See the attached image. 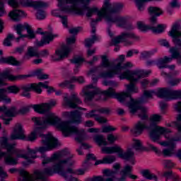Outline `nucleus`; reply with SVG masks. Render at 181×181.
I'll return each mask as SVG.
<instances>
[{
	"label": "nucleus",
	"instance_id": "obj_34",
	"mask_svg": "<svg viewBox=\"0 0 181 181\" xmlns=\"http://www.w3.org/2000/svg\"><path fill=\"white\" fill-rule=\"evenodd\" d=\"M7 90L5 88H0V101H5V103H11V98H8L6 95Z\"/></svg>",
	"mask_w": 181,
	"mask_h": 181
},
{
	"label": "nucleus",
	"instance_id": "obj_5",
	"mask_svg": "<svg viewBox=\"0 0 181 181\" xmlns=\"http://www.w3.org/2000/svg\"><path fill=\"white\" fill-rule=\"evenodd\" d=\"M71 117L72 119L71 121L64 122L68 124V129L66 128V131L67 132H69V134L65 136H70L71 135H73V134H75L76 135L78 136L75 138L76 141H77V142L81 143L83 142V135H84L85 134L84 130H78V128H77L76 127L70 126V124H71V122L73 124H81V114H80V112L75 110L71 112Z\"/></svg>",
	"mask_w": 181,
	"mask_h": 181
},
{
	"label": "nucleus",
	"instance_id": "obj_40",
	"mask_svg": "<svg viewBox=\"0 0 181 181\" xmlns=\"http://www.w3.org/2000/svg\"><path fill=\"white\" fill-rule=\"evenodd\" d=\"M88 181H114L113 177H106L101 176H95L92 178H88Z\"/></svg>",
	"mask_w": 181,
	"mask_h": 181
},
{
	"label": "nucleus",
	"instance_id": "obj_41",
	"mask_svg": "<svg viewBox=\"0 0 181 181\" xmlns=\"http://www.w3.org/2000/svg\"><path fill=\"white\" fill-rule=\"evenodd\" d=\"M143 176L144 177H146V179H148L149 180H152V179H155V180H158V177H156V175H153L151 173V172L149 171V170H144L141 172Z\"/></svg>",
	"mask_w": 181,
	"mask_h": 181
},
{
	"label": "nucleus",
	"instance_id": "obj_59",
	"mask_svg": "<svg viewBox=\"0 0 181 181\" xmlns=\"http://www.w3.org/2000/svg\"><path fill=\"white\" fill-rule=\"evenodd\" d=\"M95 121L99 122V124H105L107 122V119H105L104 117H101L98 115L97 116H95Z\"/></svg>",
	"mask_w": 181,
	"mask_h": 181
},
{
	"label": "nucleus",
	"instance_id": "obj_19",
	"mask_svg": "<svg viewBox=\"0 0 181 181\" xmlns=\"http://www.w3.org/2000/svg\"><path fill=\"white\" fill-rule=\"evenodd\" d=\"M119 158H121L122 159H124V160H129L130 159H132L134 158V151H132V149L128 148L126 152L124 153V151H122V148H120V151L117 152Z\"/></svg>",
	"mask_w": 181,
	"mask_h": 181
},
{
	"label": "nucleus",
	"instance_id": "obj_18",
	"mask_svg": "<svg viewBox=\"0 0 181 181\" xmlns=\"http://www.w3.org/2000/svg\"><path fill=\"white\" fill-rule=\"evenodd\" d=\"M23 6H32L34 9H40V8H46L47 4L43 1H22Z\"/></svg>",
	"mask_w": 181,
	"mask_h": 181
},
{
	"label": "nucleus",
	"instance_id": "obj_61",
	"mask_svg": "<svg viewBox=\"0 0 181 181\" xmlns=\"http://www.w3.org/2000/svg\"><path fill=\"white\" fill-rule=\"evenodd\" d=\"M180 81H181L180 78L171 79L168 81V84H170L171 87H174V86H177V84H179Z\"/></svg>",
	"mask_w": 181,
	"mask_h": 181
},
{
	"label": "nucleus",
	"instance_id": "obj_53",
	"mask_svg": "<svg viewBox=\"0 0 181 181\" xmlns=\"http://www.w3.org/2000/svg\"><path fill=\"white\" fill-rule=\"evenodd\" d=\"M112 131H115V128L112 126H103L102 127V132L105 134H108V132H112Z\"/></svg>",
	"mask_w": 181,
	"mask_h": 181
},
{
	"label": "nucleus",
	"instance_id": "obj_26",
	"mask_svg": "<svg viewBox=\"0 0 181 181\" xmlns=\"http://www.w3.org/2000/svg\"><path fill=\"white\" fill-rule=\"evenodd\" d=\"M0 63H7L8 64H12V66H20L21 62L17 61L13 57H9L7 58H0Z\"/></svg>",
	"mask_w": 181,
	"mask_h": 181
},
{
	"label": "nucleus",
	"instance_id": "obj_7",
	"mask_svg": "<svg viewBox=\"0 0 181 181\" xmlns=\"http://www.w3.org/2000/svg\"><path fill=\"white\" fill-rule=\"evenodd\" d=\"M42 136V143L44 146H41L38 148V152L40 153H45L47 151H52L54 148L57 147V139H54L52 134H41Z\"/></svg>",
	"mask_w": 181,
	"mask_h": 181
},
{
	"label": "nucleus",
	"instance_id": "obj_25",
	"mask_svg": "<svg viewBox=\"0 0 181 181\" xmlns=\"http://www.w3.org/2000/svg\"><path fill=\"white\" fill-rule=\"evenodd\" d=\"M131 173H132V166L125 165L120 172L122 177L119 178V181L125 180L127 176H129Z\"/></svg>",
	"mask_w": 181,
	"mask_h": 181
},
{
	"label": "nucleus",
	"instance_id": "obj_12",
	"mask_svg": "<svg viewBox=\"0 0 181 181\" xmlns=\"http://www.w3.org/2000/svg\"><path fill=\"white\" fill-rule=\"evenodd\" d=\"M54 105H56V102L52 101L49 103H42V105H33L32 107L36 112H38L39 114H45V112L50 111L52 107H54Z\"/></svg>",
	"mask_w": 181,
	"mask_h": 181
},
{
	"label": "nucleus",
	"instance_id": "obj_13",
	"mask_svg": "<svg viewBox=\"0 0 181 181\" xmlns=\"http://www.w3.org/2000/svg\"><path fill=\"white\" fill-rule=\"evenodd\" d=\"M25 132L22 127V124H16L14 127L13 132L11 135V141H15L16 139H25Z\"/></svg>",
	"mask_w": 181,
	"mask_h": 181
},
{
	"label": "nucleus",
	"instance_id": "obj_39",
	"mask_svg": "<svg viewBox=\"0 0 181 181\" xmlns=\"http://www.w3.org/2000/svg\"><path fill=\"white\" fill-rule=\"evenodd\" d=\"M170 52L171 53V57L170 58H172V60L173 59H177L179 56H180V52H179V48L176 47H173L170 49Z\"/></svg>",
	"mask_w": 181,
	"mask_h": 181
},
{
	"label": "nucleus",
	"instance_id": "obj_22",
	"mask_svg": "<svg viewBox=\"0 0 181 181\" xmlns=\"http://www.w3.org/2000/svg\"><path fill=\"white\" fill-rule=\"evenodd\" d=\"M2 78L10 80V81H16V80H21L24 76H13L9 73L8 71H6L0 74Z\"/></svg>",
	"mask_w": 181,
	"mask_h": 181
},
{
	"label": "nucleus",
	"instance_id": "obj_36",
	"mask_svg": "<svg viewBox=\"0 0 181 181\" xmlns=\"http://www.w3.org/2000/svg\"><path fill=\"white\" fill-rule=\"evenodd\" d=\"M170 36L175 37V36H181V32L179 31V25L175 24L173 26L172 30L170 31Z\"/></svg>",
	"mask_w": 181,
	"mask_h": 181
},
{
	"label": "nucleus",
	"instance_id": "obj_63",
	"mask_svg": "<svg viewBox=\"0 0 181 181\" xmlns=\"http://www.w3.org/2000/svg\"><path fill=\"white\" fill-rule=\"evenodd\" d=\"M37 18L40 20L45 19L46 18V14L43 10H39L37 13Z\"/></svg>",
	"mask_w": 181,
	"mask_h": 181
},
{
	"label": "nucleus",
	"instance_id": "obj_11",
	"mask_svg": "<svg viewBox=\"0 0 181 181\" xmlns=\"http://www.w3.org/2000/svg\"><path fill=\"white\" fill-rule=\"evenodd\" d=\"M127 39H136V36L132 33H122L120 35L112 40V44L114 46H117V45H119L122 42H127Z\"/></svg>",
	"mask_w": 181,
	"mask_h": 181
},
{
	"label": "nucleus",
	"instance_id": "obj_56",
	"mask_svg": "<svg viewBox=\"0 0 181 181\" xmlns=\"http://www.w3.org/2000/svg\"><path fill=\"white\" fill-rule=\"evenodd\" d=\"M11 40H13V35L8 34L7 37L5 39L4 42V45H5V46H11L12 45L11 43Z\"/></svg>",
	"mask_w": 181,
	"mask_h": 181
},
{
	"label": "nucleus",
	"instance_id": "obj_33",
	"mask_svg": "<svg viewBox=\"0 0 181 181\" xmlns=\"http://www.w3.org/2000/svg\"><path fill=\"white\" fill-rule=\"evenodd\" d=\"M18 114H19V112H18L16 107L15 106L11 107L10 109H8L4 112V115L9 117H16Z\"/></svg>",
	"mask_w": 181,
	"mask_h": 181
},
{
	"label": "nucleus",
	"instance_id": "obj_64",
	"mask_svg": "<svg viewBox=\"0 0 181 181\" xmlns=\"http://www.w3.org/2000/svg\"><path fill=\"white\" fill-rule=\"evenodd\" d=\"M179 37H181V36L173 37V41L176 46H181V40Z\"/></svg>",
	"mask_w": 181,
	"mask_h": 181
},
{
	"label": "nucleus",
	"instance_id": "obj_9",
	"mask_svg": "<svg viewBox=\"0 0 181 181\" xmlns=\"http://www.w3.org/2000/svg\"><path fill=\"white\" fill-rule=\"evenodd\" d=\"M119 77L121 80H124V78H126L129 81L136 83V81H138L139 78H144V71H136L132 72L129 70H127L120 74Z\"/></svg>",
	"mask_w": 181,
	"mask_h": 181
},
{
	"label": "nucleus",
	"instance_id": "obj_15",
	"mask_svg": "<svg viewBox=\"0 0 181 181\" xmlns=\"http://www.w3.org/2000/svg\"><path fill=\"white\" fill-rule=\"evenodd\" d=\"M148 13L151 16L150 22H151L152 25H156L158 22V19L156 18H158V16H160L163 12L158 7L150 6L148 8Z\"/></svg>",
	"mask_w": 181,
	"mask_h": 181
},
{
	"label": "nucleus",
	"instance_id": "obj_43",
	"mask_svg": "<svg viewBox=\"0 0 181 181\" xmlns=\"http://www.w3.org/2000/svg\"><path fill=\"white\" fill-rule=\"evenodd\" d=\"M97 39L98 38L96 35H93L92 38H88L85 40V46H86V47H91Z\"/></svg>",
	"mask_w": 181,
	"mask_h": 181
},
{
	"label": "nucleus",
	"instance_id": "obj_24",
	"mask_svg": "<svg viewBox=\"0 0 181 181\" xmlns=\"http://www.w3.org/2000/svg\"><path fill=\"white\" fill-rule=\"evenodd\" d=\"M119 74V69H116L115 66L113 69L102 72L100 74V77H103V78H112V77H114L115 74Z\"/></svg>",
	"mask_w": 181,
	"mask_h": 181
},
{
	"label": "nucleus",
	"instance_id": "obj_54",
	"mask_svg": "<svg viewBox=\"0 0 181 181\" xmlns=\"http://www.w3.org/2000/svg\"><path fill=\"white\" fill-rule=\"evenodd\" d=\"M61 176H63V177H64V179L68 181H78L77 178L72 177L71 175L69 176L67 173H61Z\"/></svg>",
	"mask_w": 181,
	"mask_h": 181
},
{
	"label": "nucleus",
	"instance_id": "obj_60",
	"mask_svg": "<svg viewBox=\"0 0 181 181\" xmlns=\"http://www.w3.org/2000/svg\"><path fill=\"white\" fill-rule=\"evenodd\" d=\"M43 172H44V175H47V176H52V175L54 173V171L52 168H44Z\"/></svg>",
	"mask_w": 181,
	"mask_h": 181
},
{
	"label": "nucleus",
	"instance_id": "obj_32",
	"mask_svg": "<svg viewBox=\"0 0 181 181\" xmlns=\"http://www.w3.org/2000/svg\"><path fill=\"white\" fill-rule=\"evenodd\" d=\"M83 94L86 95V100H88V101H91V100L94 98V96L96 95V94H98V90H83Z\"/></svg>",
	"mask_w": 181,
	"mask_h": 181
},
{
	"label": "nucleus",
	"instance_id": "obj_38",
	"mask_svg": "<svg viewBox=\"0 0 181 181\" xmlns=\"http://www.w3.org/2000/svg\"><path fill=\"white\" fill-rule=\"evenodd\" d=\"M23 153V151L16 149L15 148H13L11 151V156H12L13 153H16L17 158H23L24 159H28V156H26L25 154H22Z\"/></svg>",
	"mask_w": 181,
	"mask_h": 181
},
{
	"label": "nucleus",
	"instance_id": "obj_49",
	"mask_svg": "<svg viewBox=\"0 0 181 181\" xmlns=\"http://www.w3.org/2000/svg\"><path fill=\"white\" fill-rule=\"evenodd\" d=\"M102 59V66L103 67H110L111 66V63H110V60L107 57V55H103L101 57Z\"/></svg>",
	"mask_w": 181,
	"mask_h": 181
},
{
	"label": "nucleus",
	"instance_id": "obj_47",
	"mask_svg": "<svg viewBox=\"0 0 181 181\" xmlns=\"http://www.w3.org/2000/svg\"><path fill=\"white\" fill-rule=\"evenodd\" d=\"M134 147L136 151H145V148L142 146V143H141V140L134 139Z\"/></svg>",
	"mask_w": 181,
	"mask_h": 181
},
{
	"label": "nucleus",
	"instance_id": "obj_23",
	"mask_svg": "<svg viewBox=\"0 0 181 181\" xmlns=\"http://www.w3.org/2000/svg\"><path fill=\"white\" fill-rule=\"evenodd\" d=\"M21 88L22 90H23V91H26L28 93H29V91H32V90L35 91V93H37L38 94H40L42 93V88H39V86L36 83H31L30 85L22 86Z\"/></svg>",
	"mask_w": 181,
	"mask_h": 181
},
{
	"label": "nucleus",
	"instance_id": "obj_6",
	"mask_svg": "<svg viewBox=\"0 0 181 181\" xmlns=\"http://www.w3.org/2000/svg\"><path fill=\"white\" fill-rule=\"evenodd\" d=\"M0 144L1 146H4L7 149L6 153L2 151L0 152V158L4 156V160L8 165H16L18 163V160L11 156V152H12V149L15 148V145L16 144H11L8 143V138L6 137H2Z\"/></svg>",
	"mask_w": 181,
	"mask_h": 181
},
{
	"label": "nucleus",
	"instance_id": "obj_37",
	"mask_svg": "<svg viewBox=\"0 0 181 181\" xmlns=\"http://www.w3.org/2000/svg\"><path fill=\"white\" fill-rule=\"evenodd\" d=\"M34 177H35L37 180H46V177L45 176L44 172L39 170L34 171Z\"/></svg>",
	"mask_w": 181,
	"mask_h": 181
},
{
	"label": "nucleus",
	"instance_id": "obj_57",
	"mask_svg": "<svg viewBox=\"0 0 181 181\" xmlns=\"http://www.w3.org/2000/svg\"><path fill=\"white\" fill-rule=\"evenodd\" d=\"M160 119H162V116L159 115H153L150 117L151 122H160Z\"/></svg>",
	"mask_w": 181,
	"mask_h": 181
},
{
	"label": "nucleus",
	"instance_id": "obj_35",
	"mask_svg": "<svg viewBox=\"0 0 181 181\" xmlns=\"http://www.w3.org/2000/svg\"><path fill=\"white\" fill-rule=\"evenodd\" d=\"M29 28V25H22V24H18L17 25H16L15 27V30H16L18 35H19L21 36V37H25V35H22V32H23V30H25V29H28Z\"/></svg>",
	"mask_w": 181,
	"mask_h": 181
},
{
	"label": "nucleus",
	"instance_id": "obj_31",
	"mask_svg": "<svg viewBox=\"0 0 181 181\" xmlns=\"http://www.w3.org/2000/svg\"><path fill=\"white\" fill-rule=\"evenodd\" d=\"M170 90L168 88H161L158 90L157 95L160 98H169Z\"/></svg>",
	"mask_w": 181,
	"mask_h": 181
},
{
	"label": "nucleus",
	"instance_id": "obj_14",
	"mask_svg": "<svg viewBox=\"0 0 181 181\" xmlns=\"http://www.w3.org/2000/svg\"><path fill=\"white\" fill-rule=\"evenodd\" d=\"M81 100L80 98H78V97H77V95L76 94H72L70 99H65V104L69 107V108H78V110H86L84 108L78 107V104H81Z\"/></svg>",
	"mask_w": 181,
	"mask_h": 181
},
{
	"label": "nucleus",
	"instance_id": "obj_27",
	"mask_svg": "<svg viewBox=\"0 0 181 181\" xmlns=\"http://www.w3.org/2000/svg\"><path fill=\"white\" fill-rule=\"evenodd\" d=\"M23 14V11L21 10H13L8 13V16L16 22L21 21V16Z\"/></svg>",
	"mask_w": 181,
	"mask_h": 181
},
{
	"label": "nucleus",
	"instance_id": "obj_21",
	"mask_svg": "<svg viewBox=\"0 0 181 181\" xmlns=\"http://www.w3.org/2000/svg\"><path fill=\"white\" fill-rule=\"evenodd\" d=\"M111 4L108 2V1H105L104 5L103 8L100 9V11H98V16L99 17L98 18L93 20V22H98L103 19V18H106L107 15H110V13L107 11L106 9L104 10L105 8V4Z\"/></svg>",
	"mask_w": 181,
	"mask_h": 181
},
{
	"label": "nucleus",
	"instance_id": "obj_51",
	"mask_svg": "<svg viewBox=\"0 0 181 181\" xmlns=\"http://www.w3.org/2000/svg\"><path fill=\"white\" fill-rule=\"evenodd\" d=\"M116 159L115 156H107L103 158V163H112V162H115Z\"/></svg>",
	"mask_w": 181,
	"mask_h": 181
},
{
	"label": "nucleus",
	"instance_id": "obj_8",
	"mask_svg": "<svg viewBox=\"0 0 181 181\" xmlns=\"http://www.w3.org/2000/svg\"><path fill=\"white\" fill-rule=\"evenodd\" d=\"M127 93H115V91H114V89L112 88H109L107 90H105L103 92V93L106 95L107 97H115L118 100V98L117 96L121 95H125V94H129L131 98H132V96L131 95L130 93H138V89L135 86V82L130 81V83L128 85H126Z\"/></svg>",
	"mask_w": 181,
	"mask_h": 181
},
{
	"label": "nucleus",
	"instance_id": "obj_62",
	"mask_svg": "<svg viewBox=\"0 0 181 181\" xmlns=\"http://www.w3.org/2000/svg\"><path fill=\"white\" fill-rule=\"evenodd\" d=\"M118 139L117 136H115L114 134H110L107 135V141L110 142V144H114L115 141Z\"/></svg>",
	"mask_w": 181,
	"mask_h": 181
},
{
	"label": "nucleus",
	"instance_id": "obj_20",
	"mask_svg": "<svg viewBox=\"0 0 181 181\" xmlns=\"http://www.w3.org/2000/svg\"><path fill=\"white\" fill-rule=\"evenodd\" d=\"M69 162V159L59 160L56 165H54L52 168L54 170V173H66V172H63L64 166L63 165Z\"/></svg>",
	"mask_w": 181,
	"mask_h": 181
},
{
	"label": "nucleus",
	"instance_id": "obj_16",
	"mask_svg": "<svg viewBox=\"0 0 181 181\" xmlns=\"http://www.w3.org/2000/svg\"><path fill=\"white\" fill-rule=\"evenodd\" d=\"M40 35H44V36L41 41L36 42V45L38 47H41V46H43L44 45L50 43V42L54 39V36L50 33H40Z\"/></svg>",
	"mask_w": 181,
	"mask_h": 181
},
{
	"label": "nucleus",
	"instance_id": "obj_1",
	"mask_svg": "<svg viewBox=\"0 0 181 181\" xmlns=\"http://www.w3.org/2000/svg\"><path fill=\"white\" fill-rule=\"evenodd\" d=\"M144 129H151L149 132V136L153 142L159 141L160 139V135L172 132L170 129L158 125L146 127L142 122H138L135 124L134 129L132 130V132L134 135H141Z\"/></svg>",
	"mask_w": 181,
	"mask_h": 181
},
{
	"label": "nucleus",
	"instance_id": "obj_17",
	"mask_svg": "<svg viewBox=\"0 0 181 181\" xmlns=\"http://www.w3.org/2000/svg\"><path fill=\"white\" fill-rule=\"evenodd\" d=\"M70 52H71V48L70 47L62 45L61 49H57L55 53L57 56H59L58 60H62L64 57H69Z\"/></svg>",
	"mask_w": 181,
	"mask_h": 181
},
{
	"label": "nucleus",
	"instance_id": "obj_45",
	"mask_svg": "<svg viewBox=\"0 0 181 181\" xmlns=\"http://www.w3.org/2000/svg\"><path fill=\"white\" fill-rule=\"evenodd\" d=\"M175 147H170V148H165L163 150V156H172L175 155Z\"/></svg>",
	"mask_w": 181,
	"mask_h": 181
},
{
	"label": "nucleus",
	"instance_id": "obj_42",
	"mask_svg": "<svg viewBox=\"0 0 181 181\" xmlns=\"http://www.w3.org/2000/svg\"><path fill=\"white\" fill-rule=\"evenodd\" d=\"M169 98H170L171 100H177V98H181V90H170Z\"/></svg>",
	"mask_w": 181,
	"mask_h": 181
},
{
	"label": "nucleus",
	"instance_id": "obj_4",
	"mask_svg": "<svg viewBox=\"0 0 181 181\" xmlns=\"http://www.w3.org/2000/svg\"><path fill=\"white\" fill-rule=\"evenodd\" d=\"M117 98L119 103H125L127 104L131 114H135L139 110H141V114H139V118H141L143 121L145 119H148V117L146 115V107H144L141 105V101L138 100H134L131 98V95L125 94V95H118Z\"/></svg>",
	"mask_w": 181,
	"mask_h": 181
},
{
	"label": "nucleus",
	"instance_id": "obj_44",
	"mask_svg": "<svg viewBox=\"0 0 181 181\" xmlns=\"http://www.w3.org/2000/svg\"><path fill=\"white\" fill-rule=\"evenodd\" d=\"M28 55L30 56V57H40V54H39V52H37V50L33 47L28 48Z\"/></svg>",
	"mask_w": 181,
	"mask_h": 181
},
{
	"label": "nucleus",
	"instance_id": "obj_58",
	"mask_svg": "<svg viewBox=\"0 0 181 181\" xmlns=\"http://www.w3.org/2000/svg\"><path fill=\"white\" fill-rule=\"evenodd\" d=\"M28 156L27 159H29V158H32L33 159H35L36 158V151L30 149V148H28Z\"/></svg>",
	"mask_w": 181,
	"mask_h": 181
},
{
	"label": "nucleus",
	"instance_id": "obj_48",
	"mask_svg": "<svg viewBox=\"0 0 181 181\" xmlns=\"http://www.w3.org/2000/svg\"><path fill=\"white\" fill-rule=\"evenodd\" d=\"M177 140L175 139H171L169 141H163V142H160V145H161L162 146H170V148H175V141H176Z\"/></svg>",
	"mask_w": 181,
	"mask_h": 181
},
{
	"label": "nucleus",
	"instance_id": "obj_2",
	"mask_svg": "<svg viewBox=\"0 0 181 181\" xmlns=\"http://www.w3.org/2000/svg\"><path fill=\"white\" fill-rule=\"evenodd\" d=\"M33 121H34L35 125L40 127L39 128H45L46 127V124H50L51 125H56L58 129L62 132L64 136H69L70 132H67V129H69L68 123L62 122L59 117H55L53 113H49L47 115L46 119H41L39 117H33Z\"/></svg>",
	"mask_w": 181,
	"mask_h": 181
},
{
	"label": "nucleus",
	"instance_id": "obj_3",
	"mask_svg": "<svg viewBox=\"0 0 181 181\" xmlns=\"http://www.w3.org/2000/svg\"><path fill=\"white\" fill-rule=\"evenodd\" d=\"M123 6H124L121 4H115L112 5L106 2L103 11L106 9L107 12H109V13L110 14L106 15L105 21H107L109 23H115L117 22V26H119L120 28H124L125 25H127L128 21L124 17L115 15L121 11Z\"/></svg>",
	"mask_w": 181,
	"mask_h": 181
},
{
	"label": "nucleus",
	"instance_id": "obj_28",
	"mask_svg": "<svg viewBox=\"0 0 181 181\" xmlns=\"http://www.w3.org/2000/svg\"><path fill=\"white\" fill-rule=\"evenodd\" d=\"M121 151V147L118 146H115L112 147H103L102 148V152L103 153H107V155H111V153H115L119 152Z\"/></svg>",
	"mask_w": 181,
	"mask_h": 181
},
{
	"label": "nucleus",
	"instance_id": "obj_50",
	"mask_svg": "<svg viewBox=\"0 0 181 181\" xmlns=\"http://www.w3.org/2000/svg\"><path fill=\"white\" fill-rule=\"evenodd\" d=\"M21 89L16 86H11L7 87L8 93L13 94H18V92L20 91Z\"/></svg>",
	"mask_w": 181,
	"mask_h": 181
},
{
	"label": "nucleus",
	"instance_id": "obj_46",
	"mask_svg": "<svg viewBox=\"0 0 181 181\" xmlns=\"http://www.w3.org/2000/svg\"><path fill=\"white\" fill-rule=\"evenodd\" d=\"M151 30L154 33H162L165 30V25L159 24L156 27H152Z\"/></svg>",
	"mask_w": 181,
	"mask_h": 181
},
{
	"label": "nucleus",
	"instance_id": "obj_29",
	"mask_svg": "<svg viewBox=\"0 0 181 181\" xmlns=\"http://www.w3.org/2000/svg\"><path fill=\"white\" fill-rule=\"evenodd\" d=\"M170 62H172V58L164 57L158 60L157 65L158 66L159 69H165L168 67L166 64H168V63H170Z\"/></svg>",
	"mask_w": 181,
	"mask_h": 181
},
{
	"label": "nucleus",
	"instance_id": "obj_52",
	"mask_svg": "<svg viewBox=\"0 0 181 181\" xmlns=\"http://www.w3.org/2000/svg\"><path fill=\"white\" fill-rule=\"evenodd\" d=\"M38 128H35L33 132L30 133V135L27 137V141H30L31 142L36 139V134L37 132Z\"/></svg>",
	"mask_w": 181,
	"mask_h": 181
},
{
	"label": "nucleus",
	"instance_id": "obj_55",
	"mask_svg": "<svg viewBox=\"0 0 181 181\" xmlns=\"http://www.w3.org/2000/svg\"><path fill=\"white\" fill-rule=\"evenodd\" d=\"M137 25L138 28L140 30H142V32H145L149 29H151V28H149V26L145 25L144 23L142 22H138L137 23Z\"/></svg>",
	"mask_w": 181,
	"mask_h": 181
},
{
	"label": "nucleus",
	"instance_id": "obj_10",
	"mask_svg": "<svg viewBox=\"0 0 181 181\" xmlns=\"http://www.w3.org/2000/svg\"><path fill=\"white\" fill-rule=\"evenodd\" d=\"M71 11L72 12L75 13L76 15H84V11H87L86 16L88 18H91L93 16V13H95V12H98V8H90L88 6H83L81 8L76 7V6L71 7Z\"/></svg>",
	"mask_w": 181,
	"mask_h": 181
},
{
	"label": "nucleus",
	"instance_id": "obj_30",
	"mask_svg": "<svg viewBox=\"0 0 181 181\" xmlns=\"http://www.w3.org/2000/svg\"><path fill=\"white\" fill-rule=\"evenodd\" d=\"M95 142L99 145V146H101V145H104L105 146H107L108 145V142H107V140L104 139V136L101 134H98L94 136L93 138Z\"/></svg>",
	"mask_w": 181,
	"mask_h": 181
}]
</instances>
